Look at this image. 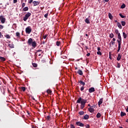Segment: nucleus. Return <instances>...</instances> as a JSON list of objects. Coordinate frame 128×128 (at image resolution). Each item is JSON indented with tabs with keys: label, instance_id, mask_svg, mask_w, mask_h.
<instances>
[{
	"label": "nucleus",
	"instance_id": "aec40b11",
	"mask_svg": "<svg viewBox=\"0 0 128 128\" xmlns=\"http://www.w3.org/2000/svg\"><path fill=\"white\" fill-rule=\"evenodd\" d=\"M100 116H102V114H100V112H98L96 116V117L97 118H100Z\"/></svg>",
	"mask_w": 128,
	"mask_h": 128
},
{
	"label": "nucleus",
	"instance_id": "a878e982",
	"mask_svg": "<svg viewBox=\"0 0 128 128\" xmlns=\"http://www.w3.org/2000/svg\"><path fill=\"white\" fill-rule=\"evenodd\" d=\"M118 42V48L120 50V48L122 46V42Z\"/></svg>",
	"mask_w": 128,
	"mask_h": 128
},
{
	"label": "nucleus",
	"instance_id": "864d4df0",
	"mask_svg": "<svg viewBox=\"0 0 128 128\" xmlns=\"http://www.w3.org/2000/svg\"><path fill=\"white\" fill-rule=\"evenodd\" d=\"M80 90L81 92H82V90H84V86H82V87L80 88Z\"/></svg>",
	"mask_w": 128,
	"mask_h": 128
},
{
	"label": "nucleus",
	"instance_id": "4be33fe9",
	"mask_svg": "<svg viewBox=\"0 0 128 128\" xmlns=\"http://www.w3.org/2000/svg\"><path fill=\"white\" fill-rule=\"evenodd\" d=\"M108 16L110 20H112V18H114V16H112V14L110 13H108Z\"/></svg>",
	"mask_w": 128,
	"mask_h": 128
},
{
	"label": "nucleus",
	"instance_id": "3c124183",
	"mask_svg": "<svg viewBox=\"0 0 128 128\" xmlns=\"http://www.w3.org/2000/svg\"><path fill=\"white\" fill-rule=\"evenodd\" d=\"M70 128H76V126H74V125L71 124L70 125Z\"/></svg>",
	"mask_w": 128,
	"mask_h": 128
},
{
	"label": "nucleus",
	"instance_id": "79ce46f5",
	"mask_svg": "<svg viewBox=\"0 0 128 128\" xmlns=\"http://www.w3.org/2000/svg\"><path fill=\"white\" fill-rule=\"evenodd\" d=\"M48 12H47L46 14H45L44 15V17L46 18H48Z\"/></svg>",
	"mask_w": 128,
	"mask_h": 128
},
{
	"label": "nucleus",
	"instance_id": "338daca9",
	"mask_svg": "<svg viewBox=\"0 0 128 128\" xmlns=\"http://www.w3.org/2000/svg\"><path fill=\"white\" fill-rule=\"evenodd\" d=\"M126 111L127 112H128V107L126 108Z\"/></svg>",
	"mask_w": 128,
	"mask_h": 128
},
{
	"label": "nucleus",
	"instance_id": "4d7b16f0",
	"mask_svg": "<svg viewBox=\"0 0 128 128\" xmlns=\"http://www.w3.org/2000/svg\"><path fill=\"white\" fill-rule=\"evenodd\" d=\"M83 100L84 102H85V104H86L87 102H88V100H86V99H82Z\"/></svg>",
	"mask_w": 128,
	"mask_h": 128
},
{
	"label": "nucleus",
	"instance_id": "473e14b6",
	"mask_svg": "<svg viewBox=\"0 0 128 128\" xmlns=\"http://www.w3.org/2000/svg\"><path fill=\"white\" fill-rule=\"evenodd\" d=\"M46 92L47 94H52V90H50V89H48L47 90H46Z\"/></svg>",
	"mask_w": 128,
	"mask_h": 128
},
{
	"label": "nucleus",
	"instance_id": "a19ab883",
	"mask_svg": "<svg viewBox=\"0 0 128 128\" xmlns=\"http://www.w3.org/2000/svg\"><path fill=\"white\" fill-rule=\"evenodd\" d=\"M21 90H22V92H26V87L24 86L21 87Z\"/></svg>",
	"mask_w": 128,
	"mask_h": 128
},
{
	"label": "nucleus",
	"instance_id": "393cba45",
	"mask_svg": "<svg viewBox=\"0 0 128 128\" xmlns=\"http://www.w3.org/2000/svg\"><path fill=\"white\" fill-rule=\"evenodd\" d=\"M78 114H80V116H84V111H80L78 112Z\"/></svg>",
	"mask_w": 128,
	"mask_h": 128
},
{
	"label": "nucleus",
	"instance_id": "603ef678",
	"mask_svg": "<svg viewBox=\"0 0 128 128\" xmlns=\"http://www.w3.org/2000/svg\"><path fill=\"white\" fill-rule=\"evenodd\" d=\"M24 6H26V3H22V8H24Z\"/></svg>",
	"mask_w": 128,
	"mask_h": 128
},
{
	"label": "nucleus",
	"instance_id": "7c9ffc66",
	"mask_svg": "<svg viewBox=\"0 0 128 128\" xmlns=\"http://www.w3.org/2000/svg\"><path fill=\"white\" fill-rule=\"evenodd\" d=\"M121 24L122 26H126V22L125 21H122L121 22Z\"/></svg>",
	"mask_w": 128,
	"mask_h": 128
},
{
	"label": "nucleus",
	"instance_id": "de8ad7c7",
	"mask_svg": "<svg viewBox=\"0 0 128 128\" xmlns=\"http://www.w3.org/2000/svg\"><path fill=\"white\" fill-rule=\"evenodd\" d=\"M48 34H45L44 36H43V38H44V40H46V37L48 36Z\"/></svg>",
	"mask_w": 128,
	"mask_h": 128
},
{
	"label": "nucleus",
	"instance_id": "72a5a7b5",
	"mask_svg": "<svg viewBox=\"0 0 128 128\" xmlns=\"http://www.w3.org/2000/svg\"><path fill=\"white\" fill-rule=\"evenodd\" d=\"M60 42L57 41L56 42V46H60Z\"/></svg>",
	"mask_w": 128,
	"mask_h": 128
},
{
	"label": "nucleus",
	"instance_id": "c756f323",
	"mask_svg": "<svg viewBox=\"0 0 128 128\" xmlns=\"http://www.w3.org/2000/svg\"><path fill=\"white\" fill-rule=\"evenodd\" d=\"M16 36H17L18 38H20V34L19 32H16Z\"/></svg>",
	"mask_w": 128,
	"mask_h": 128
},
{
	"label": "nucleus",
	"instance_id": "5701e85b",
	"mask_svg": "<svg viewBox=\"0 0 128 128\" xmlns=\"http://www.w3.org/2000/svg\"><path fill=\"white\" fill-rule=\"evenodd\" d=\"M120 116H126V114L124 112H121Z\"/></svg>",
	"mask_w": 128,
	"mask_h": 128
},
{
	"label": "nucleus",
	"instance_id": "680f3d73",
	"mask_svg": "<svg viewBox=\"0 0 128 128\" xmlns=\"http://www.w3.org/2000/svg\"><path fill=\"white\" fill-rule=\"evenodd\" d=\"M85 48H86V50H88V46H85Z\"/></svg>",
	"mask_w": 128,
	"mask_h": 128
},
{
	"label": "nucleus",
	"instance_id": "f3484780",
	"mask_svg": "<svg viewBox=\"0 0 128 128\" xmlns=\"http://www.w3.org/2000/svg\"><path fill=\"white\" fill-rule=\"evenodd\" d=\"M121 58H122V55H120V54H118V56L117 57V60L118 62L120 60Z\"/></svg>",
	"mask_w": 128,
	"mask_h": 128
},
{
	"label": "nucleus",
	"instance_id": "ddd939ff",
	"mask_svg": "<svg viewBox=\"0 0 128 128\" xmlns=\"http://www.w3.org/2000/svg\"><path fill=\"white\" fill-rule=\"evenodd\" d=\"M88 118H90V116L86 114L83 117V120H88Z\"/></svg>",
	"mask_w": 128,
	"mask_h": 128
},
{
	"label": "nucleus",
	"instance_id": "b1692460",
	"mask_svg": "<svg viewBox=\"0 0 128 128\" xmlns=\"http://www.w3.org/2000/svg\"><path fill=\"white\" fill-rule=\"evenodd\" d=\"M0 60H2V62H5L6 58L4 57L0 56Z\"/></svg>",
	"mask_w": 128,
	"mask_h": 128
},
{
	"label": "nucleus",
	"instance_id": "4c0bfd02",
	"mask_svg": "<svg viewBox=\"0 0 128 128\" xmlns=\"http://www.w3.org/2000/svg\"><path fill=\"white\" fill-rule=\"evenodd\" d=\"M46 119L47 120H50V116H48L46 117Z\"/></svg>",
	"mask_w": 128,
	"mask_h": 128
},
{
	"label": "nucleus",
	"instance_id": "8fccbe9b",
	"mask_svg": "<svg viewBox=\"0 0 128 128\" xmlns=\"http://www.w3.org/2000/svg\"><path fill=\"white\" fill-rule=\"evenodd\" d=\"M109 58L110 60H112V54H110V52L109 54Z\"/></svg>",
	"mask_w": 128,
	"mask_h": 128
},
{
	"label": "nucleus",
	"instance_id": "69168bd1",
	"mask_svg": "<svg viewBox=\"0 0 128 128\" xmlns=\"http://www.w3.org/2000/svg\"><path fill=\"white\" fill-rule=\"evenodd\" d=\"M120 49L118 48V50H117V52H120Z\"/></svg>",
	"mask_w": 128,
	"mask_h": 128
},
{
	"label": "nucleus",
	"instance_id": "9d476101",
	"mask_svg": "<svg viewBox=\"0 0 128 128\" xmlns=\"http://www.w3.org/2000/svg\"><path fill=\"white\" fill-rule=\"evenodd\" d=\"M32 4H34V6H38V4H40V2H38V1H34L32 2Z\"/></svg>",
	"mask_w": 128,
	"mask_h": 128
},
{
	"label": "nucleus",
	"instance_id": "13d9d810",
	"mask_svg": "<svg viewBox=\"0 0 128 128\" xmlns=\"http://www.w3.org/2000/svg\"><path fill=\"white\" fill-rule=\"evenodd\" d=\"M42 62H46V59H43L42 60Z\"/></svg>",
	"mask_w": 128,
	"mask_h": 128
},
{
	"label": "nucleus",
	"instance_id": "bf43d9fd",
	"mask_svg": "<svg viewBox=\"0 0 128 128\" xmlns=\"http://www.w3.org/2000/svg\"><path fill=\"white\" fill-rule=\"evenodd\" d=\"M13 2L14 4H16V2H18V0H14Z\"/></svg>",
	"mask_w": 128,
	"mask_h": 128
},
{
	"label": "nucleus",
	"instance_id": "bb28decb",
	"mask_svg": "<svg viewBox=\"0 0 128 128\" xmlns=\"http://www.w3.org/2000/svg\"><path fill=\"white\" fill-rule=\"evenodd\" d=\"M78 82L79 84H80L82 86H84L86 84V83H84V82L82 80H80Z\"/></svg>",
	"mask_w": 128,
	"mask_h": 128
},
{
	"label": "nucleus",
	"instance_id": "f704fd0d",
	"mask_svg": "<svg viewBox=\"0 0 128 128\" xmlns=\"http://www.w3.org/2000/svg\"><path fill=\"white\" fill-rule=\"evenodd\" d=\"M114 34L112 33H111L110 34V38H114Z\"/></svg>",
	"mask_w": 128,
	"mask_h": 128
},
{
	"label": "nucleus",
	"instance_id": "9b49d317",
	"mask_svg": "<svg viewBox=\"0 0 128 128\" xmlns=\"http://www.w3.org/2000/svg\"><path fill=\"white\" fill-rule=\"evenodd\" d=\"M77 74H79L80 76H82L84 74V73L82 72V71L80 70H78L77 72Z\"/></svg>",
	"mask_w": 128,
	"mask_h": 128
},
{
	"label": "nucleus",
	"instance_id": "4468645a",
	"mask_svg": "<svg viewBox=\"0 0 128 128\" xmlns=\"http://www.w3.org/2000/svg\"><path fill=\"white\" fill-rule=\"evenodd\" d=\"M117 26H118V28H120V30H122V24H120V22H117Z\"/></svg>",
	"mask_w": 128,
	"mask_h": 128
},
{
	"label": "nucleus",
	"instance_id": "774afa93",
	"mask_svg": "<svg viewBox=\"0 0 128 128\" xmlns=\"http://www.w3.org/2000/svg\"><path fill=\"white\" fill-rule=\"evenodd\" d=\"M86 36H87L88 38V34H86Z\"/></svg>",
	"mask_w": 128,
	"mask_h": 128
},
{
	"label": "nucleus",
	"instance_id": "39448f33",
	"mask_svg": "<svg viewBox=\"0 0 128 128\" xmlns=\"http://www.w3.org/2000/svg\"><path fill=\"white\" fill-rule=\"evenodd\" d=\"M0 21L2 24H4V22H6V18H4L2 16H0Z\"/></svg>",
	"mask_w": 128,
	"mask_h": 128
},
{
	"label": "nucleus",
	"instance_id": "052dcab7",
	"mask_svg": "<svg viewBox=\"0 0 128 128\" xmlns=\"http://www.w3.org/2000/svg\"><path fill=\"white\" fill-rule=\"evenodd\" d=\"M97 50H98V52H100V47H98Z\"/></svg>",
	"mask_w": 128,
	"mask_h": 128
},
{
	"label": "nucleus",
	"instance_id": "5fc2aeb1",
	"mask_svg": "<svg viewBox=\"0 0 128 128\" xmlns=\"http://www.w3.org/2000/svg\"><path fill=\"white\" fill-rule=\"evenodd\" d=\"M33 2V0H28V4H32Z\"/></svg>",
	"mask_w": 128,
	"mask_h": 128
},
{
	"label": "nucleus",
	"instance_id": "e2e57ef3",
	"mask_svg": "<svg viewBox=\"0 0 128 128\" xmlns=\"http://www.w3.org/2000/svg\"><path fill=\"white\" fill-rule=\"evenodd\" d=\"M90 56V53H88L86 54L87 56Z\"/></svg>",
	"mask_w": 128,
	"mask_h": 128
},
{
	"label": "nucleus",
	"instance_id": "cd10ccee",
	"mask_svg": "<svg viewBox=\"0 0 128 128\" xmlns=\"http://www.w3.org/2000/svg\"><path fill=\"white\" fill-rule=\"evenodd\" d=\"M122 36H124V38H126L127 35H126V32H123Z\"/></svg>",
	"mask_w": 128,
	"mask_h": 128
},
{
	"label": "nucleus",
	"instance_id": "dca6fc26",
	"mask_svg": "<svg viewBox=\"0 0 128 128\" xmlns=\"http://www.w3.org/2000/svg\"><path fill=\"white\" fill-rule=\"evenodd\" d=\"M1 90V92L2 93V94H4V96H6V89L3 88L2 90L0 89Z\"/></svg>",
	"mask_w": 128,
	"mask_h": 128
},
{
	"label": "nucleus",
	"instance_id": "ea45409f",
	"mask_svg": "<svg viewBox=\"0 0 128 128\" xmlns=\"http://www.w3.org/2000/svg\"><path fill=\"white\" fill-rule=\"evenodd\" d=\"M115 33L116 34H120V32H118V29H116L115 30Z\"/></svg>",
	"mask_w": 128,
	"mask_h": 128
},
{
	"label": "nucleus",
	"instance_id": "1a4fd4ad",
	"mask_svg": "<svg viewBox=\"0 0 128 128\" xmlns=\"http://www.w3.org/2000/svg\"><path fill=\"white\" fill-rule=\"evenodd\" d=\"M88 112H94V106H91L90 108H88Z\"/></svg>",
	"mask_w": 128,
	"mask_h": 128
},
{
	"label": "nucleus",
	"instance_id": "2eb2a0df",
	"mask_svg": "<svg viewBox=\"0 0 128 128\" xmlns=\"http://www.w3.org/2000/svg\"><path fill=\"white\" fill-rule=\"evenodd\" d=\"M28 7L26 6L22 8V12H28Z\"/></svg>",
	"mask_w": 128,
	"mask_h": 128
},
{
	"label": "nucleus",
	"instance_id": "0e129e2a",
	"mask_svg": "<svg viewBox=\"0 0 128 128\" xmlns=\"http://www.w3.org/2000/svg\"><path fill=\"white\" fill-rule=\"evenodd\" d=\"M112 40H113V42H116V38H113Z\"/></svg>",
	"mask_w": 128,
	"mask_h": 128
},
{
	"label": "nucleus",
	"instance_id": "58836bf2",
	"mask_svg": "<svg viewBox=\"0 0 128 128\" xmlns=\"http://www.w3.org/2000/svg\"><path fill=\"white\" fill-rule=\"evenodd\" d=\"M86 105H84L83 104H80V109L83 110V108H84Z\"/></svg>",
	"mask_w": 128,
	"mask_h": 128
},
{
	"label": "nucleus",
	"instance_id": "a18cd8bd",
	"mask_svg": "<svg viewBox=\"0 0 128 128\" xmlns=\"http://www.w3.org/2000/svg\"><path fill=\"white\" fill-rule=\"evenodd\" d=\"M86 128H90V124H87L86 126H85Z\"/></svg>",
	"mask_w": 128,
	"mask_h": 128
},
{
	"label": "nucleus",
	"instance_id": "6ab92c4d",
	"mask_svg": "<svg viewBox=\"0 0 128 128\" xmlns=\"http://www.w3.org/2000/svg\"><path fill=\"white\" fill-rule=\"evenodd\" d=\"M8 46H9V48H14V44H8Z\"/></svg>",
	"mask_w": 128,
	"mask_h": 128
},
{
	"label": "nucleus",
	"instance_id": "423d86ee",
	"mask_svg": "<svg viewBox=\"0 0 128 128\" xmlns=\"http://www.w3.org/2000/svg\"><path fill=\"white\" fill-rule=\"evenodd\" d=\"M76 126H82V127L84 126V124L82 122H76Z\"/></svg>",
	"mask_w": 128,
	"mask_h": 128
},
{
	"label": "nucleus",
	"instance_id": "0eeeda50",
	"mask_svg": "<svg viewBox=\"0 0 128 128\" xmlns=\"http://www.w3.org/2000/svg\"><path fill=\"white\" fill-rule=\"evenodd\" d=\"M117 42H122V36H120V34H118V35Z\"/></svg>",
	"mask_w": 128,
	"mask_h": 128
},
{
	"label": "nucleus",
	"instance_id": "c03bdc74",
	"mask_svg": "<svg viewBox=\"0 0 128 128\" xmlns=\"http://www.w3.org/2000/svg\"><path fill=\"white\" fill-rule=\"evenodd\" d=\"M42 52V54H44V51H42V50H38L36 51V52Z\"/></svg>",
	"mask_w": 128,
	"mask_h": 128
},
{
	"label": "nucleus",
	"instance_id": "6e6552de",
	"mask_svg": "<svg viewBox=\"0 0 128 128\" xmlns=\"http://www.w3.org/2000/svg\"><path fill=\"white\" fill-rule=\"evenodd\" d=\"M96 91V90H94V88L92 87L88 89V92L90 94H92V92H94Z\"/></svg>",
	"mask_w": 128,
	"mask_h": 128
},
{
	"label": "nucleus",
	"instance_id": "412c9836",
	"mask_svg": "<svg viewBox=\"0 0 128 128\" xmlns=\"http://www.w3.org/2000/svg\"><path fill=\"white\" fill-rule=\"evenodd\" d=\"M4 36H5V38H8V39L10 38V36L7 34H6Z\"/></svg>",
	"mask_w": 128,
	"mask_h": 128
},
{
	"label": "nucleus",
	"instance_id": "37998d69",
	"mask_svg": "<svg viewBox=\"0 0 128 128\" xmlns=\"http://www.w3.org/2000/svg\"><path fill=\"white\" fill-rule=\"evenodd\" d=\"M97 54H98V56H102V52H100V51H98Z\"/></svg>",
	"mask_w": 128,
	"mask_h": 128
},
{
	"label": "nucleus",
	"instance_id": "f03ea898",
	"mask_svg": "<svg viewBox=\"0 0 128 128\" xmlns=\"http://www.w3.org/2000/svg\"><path fill=\"white\" fill-rule=\"evenodd\" d=\"M30 16H32V13L30 12H27L25 14L23 18V20H24V22H26V20H28V19Z\"/></svg>",
	"mask_w": 128,
	"mask_h": 128
},
{
	"label": "nucleus",
	"instance_id": "f8f14e48",
	"mask_svg": "<svg viewBox=\"0 0 128 128\" xmlns=\"http://www.w3.org/2000/svg\"><path fill=\"white\" fill-rule=\"evenodd\" d=\"M102 100H104V98H100V100H99V101L98 102V106H100V104H102Z\"/></svg>",
	"mask_w": 128,
	"mask_h": 128
},
{
	"label": "nucleus",
	"instance_id": "e433bc0d",
	"mask_svg": "<svg viewBox=\"0 0 128 128\" xmlns=\"http://www.w3.org/2000/svg\"><path fill=\"white\" fill-rule=\"evenodd\" d=\"M126 8V4H122L120 6V8Z\"/></svg>",
	"mask_w": 128,
	"mask_h": 128
},
{
	"label": "nucleus",
	"instance_id": "49530a36",
	"mask_svg": "<svg viewBox=\"0 0 128 128\" xmlns=\"http://www.w3.org/2000/svg\"><path fill=\"white\" fill-rule=\"evenodd\" d=\"M116 68H120V63H117Z\"/></svg>",
	"mask_w": 128,
	"mask_h": 128
},
{
	"label": "nucleus",
	"instance_id": "09e8293b",
	"mask_svg": "<svg viewBox=\"0 0 128 128\" xmlns=\"http://www.w3.org/2000/svg\"><path fill=\"white\" fill-rule=\"evenodd\" d=\"M4 28V26L0 24V30H2Z\"/></svg>",
	"mask_w": 128,
	"mask_h": 128
},
{
	"label": "nucleus",
	"instance_id": "c85d7f7f",
	"mask_svg": "<svg viewBox=\"0 0 128 128\" xmlns=\"http://www.w3.org/2000/svg\"><path fill=\"white\" fill-rule=\"evenodd\" d=\"M114 46V44H116V42H114V41H111V42L110 43V46Z\"/></svg>",
	"mask_w": 128,
	"mask_h": 128
},
{
	"label": "nucleus",
	"instance_id": "2f4dec72",
	"mask_svg": "<svg viewBox=\"0 0 128 128\" xmlns=\"http://www.w3.org/2000/svg\"><path fill=\"white\" fill-rule=\"evenodd\" d=\"M33 68H36L38 66V64L36 63H32V64Z\"/></svg>",
	"mask_w": 128,
	"mask_h": 128
},
{
	"label": "nucleus",
	"instance_id": "f257e3e1",
	"mask_svg": "<svg viewBox=\"0 0 128 128\" xmlns=\"http://www.w3.org/2000/svg\"><path fill=\"white\" fill-rule=\"evenodd\" d=\"M28 44L29 46L32 45L34 48H35L36 46V41L32 42V38H30L28 40Z\"/></svg>",
	"mask_w": 128,
	"mask_h": 128
},
{
	"label": "nucleus",
	"instance_id": "a211bd4d",
	"mask_svg": "<svg viewBox=\"0 0 128 128\" xmlns=\"http://www.w3.org/2000/svg\"><path fill=\"white\" fill-rule=\"evenodd\" d=\"M85 22H86V24H90V18H86L85 20Z\"/></svg>",
	"mask_w": 128,
	"mask_h": 128
},
{
	"label": "nucleus",
	"instance_id": "6e6d98bb",
	"mask_svg": "<svg viewBox=\"0 0 128 128\" xmlns=\"http://www.w3.org/2000/svg\"><path fill=\"white\" fill-rule=\"evenodd\" d=\"M4 36L2 34V32H0V38H2Z\"/></svg>",
	"mask_w": 128,
	"mask_h": 128
},
{
	"label": "nucleus",
	"instance_id": "20e7f679",
	"mask_svg": "<svg viewBox=\"0 0 128 128\" xmlns=\"http://www.w3.org/2000/svg\"><path fill=\"white\" fill-rule=\"evenodd\" d=\"M26 34H28L32 32V27H30V26H28L27 28H26Z\"/></svg>",
	"mask_w": 128,
	"mask_h": 128
},
{
	"label": "nucleus",
	"instance_id": "c9c22d12",
	"mask_svg": "<svg viewBox=\"0 0 128 128\" xmlns=\"http://www.w3.org/2000/svg\"><path fill=\"white\" fill-rule=\"evenodd\" d=\"M119 16H120V18H126V16L122 15V14H120Z\"/></svg>",
	"mask_w": 128,
	"mask_h": 128
},
{
	"label": "nucleus",
	"instance_id": "7ed1b4c3",
	"mask_svg": "<svg viewBox=\"0 0 128 128\" xmlns=\"http://www.w3.org/2000/svg\"><path fill=\"white\" fill-rule=\"evenodd\" d=\"M76 104H84L86 106V102L82 98V97H80L76 101Z\"/></svg>",
	"mask_w": 128,
	"mask_h": 128
}]
</instances>
